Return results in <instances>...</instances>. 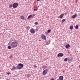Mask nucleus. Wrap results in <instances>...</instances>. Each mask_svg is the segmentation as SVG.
Listing matches in <instances>:
<instances>
[{"instance_id":"f257e3e1","label":"nucleus","mask_w":80,"mask_h":80,"mask_svg":"<svg viewBox=\"0 0 80 80\" xmlns=\"http://www.w3.org/2000/svg\"><path fill=\"white\" fill-rule=\"evenodd\" d=\"M18 46V43L15 41L12 42L11 44V47L12 48H17Z\"/></svg>"},{"instance_id":"f03ea898","label":"nucleus","mask_w":80,"mask_h":80,"mask_svg":"<svg viewBox=\"0 0 80 80\" xmlns=\"http://www.w3.org/2000/svg\"><path fill=\"white\" fill-rule=\"evenodd\" d=\"M23 66L24 65L23 64L19 63L17 66V69H21L23 68Z\"/></svg>"},{"instance_id":"7ed1b4c3","label":"nucleus","mask_w":80,"mask_h":80,"mask_svg":"<svg viewBox=\"0 0 80 80\" xmlns=\"http://www.w3.org/2000/svg\"><path fill=\"white\" fill-rule=\"evenodd\" d=\"M12 5L13 6V8H17V7L18 6V3L14 2V4Z\"/></svg>"},{"instance_id":"20e7f679","label":"nucleus","mask_w":80,"mask_h":80,"mask_svg":"<svg viewBox=\"0 0 80 80\" xmlns=\"http://www.w3.org/2000/svg\"><path fill=\"white\" fill-rule=\"evenodd\" d=\"M48 69H45V70H44V71H43L42 72V74L43 75H45L46 74H47V73L48 72Z\"/></svg>"},{"instance_id":"39448f33","label":"nucleus","mask_w":80,"mask_h":80,"mask_svg":"<svg viewBox=\"0 0 80 80\" xmlns=\"http://www.w3.org/2000/svg\"><path fill=\"white\" fill-rule=\"evenodd\" d=\"M29 31L30 33L32 34H34L35 33V30L33 28H32Z\"/></svg>"},{"instance_id":"423d86ee","label":"nucleus","mask_w":80,"mask_h":80,"mask_svg":"<svg viewBox=\"0 0 80 80\" xmlns=\"http://www.w3.org/2000/svg\"><path fill=\"white\" fill-rule=\"evenodd\" d=\"M41 38L43 40H46V37L45 35H42L41 36Z\"/></svg>"},{"instance_id":"0eeeda50","label":"nucleus","mask_w":80,"mask_h":80,"mask_svg":"<svg viewBox=\"0 0 80 80\" xmlns=\"http://www.w3.org/2000/svg\"><path fill=\"white\" fill-rule=\"evenodd\" d=\"M63 54H62V53H59V54H58V57H62L63 56Z\"/></svg>"},{"instance_id":"6e6552de","label":"nucleus","mask_w":80,"mask_h":80,"mask_svg":"<svg viewBox=\"0 0 80 80\" xmlns=\"http://www.w3.org/2000/svg\"><path fill=\"white\" fill-rule=\"evenodd\" d=\"M63 17H64V14H62L60 15V16H59V17H58V18L61 19Z\"/></svg>"},{"instance_id":"1a4fd4ad","label":"nucleus","mask_w":80,"mask_h":80,"mask_svg":"<svg viewBox=\"0 0 80 80\" xmlns=\"http://www.w3.org/2000/svg\"><path fill=\"white\" fill-rule=\"evenodd\" d=\"M63 77L62 76H61L59 77V80H63Z\"/></svg>"},{"instance_id":"9d476101","label":"nucleus","mask_w":80,"mask_h":80,"mask_svg":"<svg viewBox=\"0 0 80 80\" xmlns=\"http://www.w3.org/2000/svg\"><path fill=\"white\" fill-rule=\"evenodd\" d=\"M70 47V45H69V44H67L66 46V49Z\"/></svg>"},{"instance_id":"9b49d317","label":"nucleus","mask_w":80,"mask_h":80,"mask_svg":"<svg viewBox=\"0 0 80 80\" xmlns=\"http://www.w3.org/2000/svg\"><path fill=\"white\" fill-rule=\"evenodd\" d=\"M77 16V14H75L74 16H71V18H73V19H75L76 18V17Z\"/></svg>"},{"instance_id":"f8f14e48","label":"nucleus","mask_w":80,"mask_h":80,"mask_svg":"<svg viewBox=\"0 0 80 80\" xmlns=\"http://www.w3.org/2000/svg\"><path fill=\"white\" fill-rule=\"evenodd\" d=\"M13 67L12 68V69H11V70H15L16 69H17V67H15V66H13Z\"/></svg>"},{"instance_id":"ddd939ff","label":"nucleus","mask_w":80,"mask_h":80,"mask_svg":"<svg viewBox=\"0 0 80 80\" xmlns=\"http://www.w3.org/2000/svg\"><path fill=\"white\" fill-rule=\"evenodd\" d=\"M20 18H21V19L22 20H25V18L23 16H20Z\"/></svg>"},{"instance_id":"4468645a","label":"nucleus","mask_w":80,"mask_h":80,"mask_svg":"<svg viewBox=\"0 0 80 80\" xmlns=\"http://www.w3.org/2000/svg\"><path fill=\"white\" fill-rule=\"evenodd\" d=\"M25 28H26L27 29L29 30L30 28L29 26H27L25 27Z\"/></svg>"},{"instance_id":"2eb2a0df","label":"nucleus","mask_w":80,"mask_h":80,"mask_svg":"<svg viewBox=\"0 0 80 80\" xmlns=\"http://www.w3.org/2000/svg\"><path fill=\"white\" fill-rule=\"evenodd\" d=\"M47 67V66H44L42 67V68L44 69H46Z\"/></svg>"},{"instance_id":"dca6fc26","label":"nucleus","mask_w":80,"mask_h":80,"mask_svg":"<svg viewBox=\"0 0 80 80\" xmlns=\"http://www.w3.org/2000/svg\"><path fill=\"white\" fill-rule=\"evenodd\" d=\"M73 28V26H71L70 27V29H71V30H72Z\"/></svg>"},{"instance_id":"f3484780","label":"nucleus","mask_w":80,"mask_h":80,"mask_svg":"<svg viewBox=\"0 0 80 80\" xmlns=\"http://www.w3.org/2000/svg\"><path fill=\"white\" fill-rule=\"evenodd\" d=\"M32 16V15H30L29 16H28V19H29L30 18H31Z\"/></svg>"},{"instance_id":"a211bd4d","label":"nucleus","mask_w":80,"mask_h":80,"mask_svg":"<svg viewBox=\"0 0 80 80\" xmlns=\"http://www.w3.org/2000/svg\"><path fill=\"white\" fill-rule=\"evenodd\" d=\"M12 48V47H11V46H9L8 47V49H11Z\"/></svg>"},{"instance_id":"6ab92c4d","label":"nucleus","mask_w":80,"mask_h":80,"mask_svg":"<svg viewBox=\"0 0 80 80\" xmlns=\"http://www.w3.org/2000/svg\"><path fill=\"white\" fill-rule=\"evenodd\" d=\"M68 61V58H65V59H64V62H67Z\"/></svg>"},{"instance_id":"aec40b11","label":"nucleus","mask_w":80,"mask_h":80,"mask_svg":"<svg viewBox=\"0 0 80 80\" xmlns=\"http://www.w3.org/2000/svg\"><path fill=\"white\" fill-rule=\"evenodd\" d=\"M65 21H66V19H64L62 20V22H65Z\"/></svg>"},{"instance_id":"412c9836","label":"nucleus","mask_w":80,"mask_h":80,"mask_svg":"<svg viewBox=\"0 0 80 80\" xmlns=\"http://www.w3.org/2000/svg\"><path fill=\"white\" fill-rule=\"evenodd\" d=\"M13 7V5H9V8H12Z\"/></svg>"},{"instance_id":"4be33fe9","label":"nucleus","mask_w":80,"mask_h":80,"mask_svg":"<svg viewBox=\"0 0 80 80\" xmlns=\"http://www.w3.org/2000/svg\"><path fill=\"white\" fill-rule=\"evenodd\" d=\"M78 25H76L75 26V29H78Z\"/></svg>"},{"instance_id":"5701e85b","label":"nucleus","mask_w":80,"mask_h":80,"mask_svg":"<svg viewBox=\"0 0 80 80\" xmlns=\"http://www.w3.org/2000/svg\"><path fill=\"white\" fill-rule=\"evenodd\" d=\"M51 31V30L50 29H49L48 30V33H50Z\"/></svg>"},{"instance_id":"b1692460","label":"nucleus","mask_w":80,"mask_h":80,"mask_svg":"<svg viewBox=\"0 0 80 80\" xmlns=\"http://www.w3.org/2000/svg\"><path fill=\"white\" fill-rule=\"evenodd\" d=\"M34 24H35L36 25H37L38 24V22H35L34 23Z\"/></svg>"},{"instance_id":"393cba45","label":"nucleus","mask_w":80,"mask_h":80,"mask_svg":"<svg viewBox=\"0 0 80 80\" xmlns=\"http://www.w3.org/2000/svg\"><path fill=\"white\" fill-rule=\"evenodd\" d=\"M33 10H34V11H37L38 10V9H33Z\"/></svg>"},{"instance_id":"a878e982","label":"nucleus","mask_w":80,"mask_h":80,"mask_svg":"<svg viewBox=\"0 0 80 80\" xmlns=\"http://www.w3.org/2000/svg\"><path fill=\"white\" fill-rule=\"evenodd\" d=\"M64 14H65V16L66 15V14H68V12H65L64 13Z\"/></svg>"},{"instance_id":"bb28decb","label":"nucleus","mask_w":80,"mask_h":80,"mask_svg":"<svg viewBox=\"0 0 80 80\" xmlns=\"http://www.w3.org/2000/svg\"><path fill=\"white\" fill-rule=\"evenodd\" d=\"M34 68H36L37 67L36 65H34Z\"/></svg>"},{"instance_id":"cd10ccee","label":"nucleus","mask_w":80,"mask_h":80,"mask_svg":"<svg viewBox=\"0 0 80 80\" xmlns=\"http://www.w3.org/2000/svg\"><path fill=\"white\" fill-rule=\"evenodd\" d=\"M49 44H50V42H49L47 43L46 44V45H49Z\"/></svg>"},{"instance_id":"c85d7f7f","label":"nucleus","mask_w":80,"mask_h":80,"mask_svg":"<svg viewBox=\"0 0 80 80\" xmlns=\"http://www.w3.org/2000/svg\"><path fill=\"white\" fill-rule=\"evenodd\" d=\"M7 74L9 75L10 74V72L7 73Z\"/></svg>"},{"instance_id":"c756f323","label":"nucleus","mask_w":80,"mask_h":80,"mask_svg":"<svg viewBox=\"0 0 80 80\" xmlns=\"http://www.w3.org/2000/svg\"><path fill=\"white\" fill-rule=\"evenodd\" d=\"M50 80H54V79L53 78L51 79Z\"/></svg>"},{"instance_id":"7c9ffc66","label":"nucleus","mask_w":80,"mask_h":80,"mask_svg":"<svg viewBox=\"0 0 80 80\" xmlns=\"http://www.w3.org/2000/svg\"><path fill=\"white\" fill-rule=\"evenodd\" d=\"M36 32H37L38 31V29H36Z\"/></svg>"},{"instance_id":"2f4dec72","label":"nucleus","mask_w":80,"mask_h":80,"mask_svg":"<svg viewBox=\"0 0 80 80\" xmlns=\"http://www.w3.org/2000/svg\"><path fill=\"white\" fill-rule=\"evenodd\" d=\"M79 68L80 69V65L79 66Z\"/></svg>"},{"instance_id":"473e14b6","label":"nucleus","mask_w":80,"mask_h":80,"mask_svg":"<svg viewBox=\"0 0 80 80\" xmlns=\"http://www.w3.org/2000/svg\"><path fill=\"white\" fill-rule=\"evenodd\" d=\"M40 0H37V1L38 2H39V1Z\"/></svg>"},{"instance_id":"72a5a7b5","label":"nucleus","mask_w":80,"mask_h":80,"mask_svg":"<svg viewBox=\"0 0 80 80\" xmlns=\"http://www.w3.org/2000/svg\"><path fill=\"white\" fill-rule=\"evenodd\" d=\"M48 33L47 32L46 33V34H47Z\"/></svg>"},{"instance_id":"f704fd0d","label":"nucleus","mask_w":80,"mask_h":80,"mask_svg":"<svg viewBox=\"0 0 80 80\" xmlns=\"http://www.w3.org/2000/svg\"><path fill=\"white\" fill-rule=\"evenodd\" d=\"M10 80V79H7V80Z\"/></svg>"},{"instance_id":"c9c22d12","label":"nucleus","mask_w":80,"mask_h":80,"mask_svg":"<svg viewBox=\"0 0 80 80\" xmlns=\"http://www.w3.org/2000/svg\"><path fill=\"white\" fill-rule=\"evenodd\" d=\"M10 57H11V58H12V56H11Z\"/></svg>"},{"instance_id":"e433bc0d","label":"nucleus","mask_w":80,"mask_h":80,"mask_svg":"<svg viewBox=\"0 0 80 80\" xmlns=\"http://www.w3.org/2000/svg\"><path fill=\"white\" fill-rule=\"evenodd\" d=\"M38 7H39V6H38Z\"/></svg>"},{"instance_id":"4c0bfd02","label":"nucleus","mask_w":80,"mask_h":80,"mask_svg":"<svg viewBox=\"0 0 80 80\" xmlns=\"http://www.w3.org/2000/svg\"><path fill=\"white\" fill-rule=\"evenodd\" d=\"M31 76V75H30V76Z\"/></svg>"}]
</instances>
